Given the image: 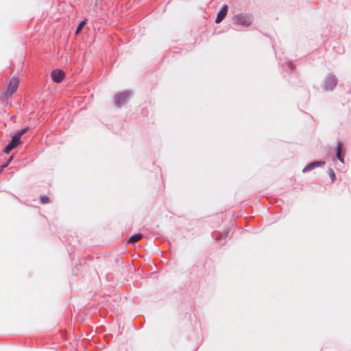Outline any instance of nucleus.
Returning <instances> with one entry per match:
<instances>
[{"label": "nucleus", "instance_id": "10", "mask_svg": "<svg viewBox=\"0 0 351 351\" xmlns=\"http://www.w3.org/2000/svg\"><path fill=\"white\" fill-rule=\"evenodd\" d=\"M10 143L11 145H12L14 146V147H16V146H18L19 145L21 144V138H19V135H16L15 134L12 138V141H11V142Z\"/></svg>", "mask_w": 351, "mask_h": 351}, {"label": "nucleus", "instance_id": "16", "mask_svg": "<svg viewBox=\"0 0 351 351\" xmlns=\"http://www.w3.org/2000/svg\"><path fill=\"white\" fill-rule=\"evenodd\" d=\"M8 165V162H6L5 164L1 165L0 167V173Z\"/></svg>", "mask_w": 351, "mask_h": 351}, {"label": "nucleus", "instance_id": "3", "mask_svg": "<svg viewBox=\"0 0 351 351\" xmlns=\"http://www.w3.org/2000/svg\"><path fill=\"white\" fill-rule=\"evenodd\" d=\"M65 74L62 70L56 69L51 72V77L55 82L60 83L64 78Z\"/></svg>", "mask_w": 351, "mask_h": 351}, {"label": "nucleus", "instance_id": "17", "mask_svg": "<svg viewBox=\"0 0 351 351\" xmlns=\"http://www.w3.org/2000/svg\"><path fill=\"white\" fill-rule=\"evenodd\" d=\"M12 156H11L10 158V159L8 160V161L7 162H8V164H9L10 162V161L12 160Z\"/></svg>", "mask_w": 351, "mask_h": 351}, {"label": "nucleus", "instance_id": "2", "mask_svg": "<svg viewBox=\"0 0 351 351\" xmlns=\"http://www.w3.org/2000/svg\"><path fill=\"white\" fill-rule=\"evenodd\" d=\"M233 21L237 25L247 27L252 23V19L249 16L245 14H238L233 17Z\"/></svg>", "mask_w": 351, "mask_h": 351}, {"label": "nucleus", "instance_id": "12", "mask_svg": "<svg viewBox=\"0 0 351 351\" xmlns=\"http://www.w3.org/2000/svg\"><path fill=\"white\" fill-rule=\"evenodd\" d=\"M40 202L43 204H48L50 202V199L48 196L47 195H42L40 196Z\"/></svg>", "mask_w": 351, "mask_h": 351}, {"label": "nucleus", "instance_id": "9", "mask_svg": "<svg viewBox=\"0 0 351 351\" xmlns=\"http://www.w3.org/2000/svg\"><path fill=\"white\" fill-rule=\"evenodd\" d=\"M143 237V234L141 233H137L136 234H134L133 236H132L129 240H128V243H136L137 241H138L140 239H141Z\"/></svg>", "mask_w": 351, "mask_h": 351}, {"label": "nucleus", "instance_id": "14", "mask_svg": "<svg viewBox=\"0 0 351 351\" xmlns=\"http://www.w3.org/2000/svg\"><path fill=\"white\" fill-rule=\"evenodd\" d=\"M14 146L12 145H11L10 143H9L5 148L4 149V152L5 154H9V152L12 149H14Z\"/></svg>", "mask_w": 351, "mask_h": 351}, {"label": "nucleus", "instance_id": "1", "mask_svg": "<svg viewBox=\"0 0 351 351\" xmlns=\"http://www.w3.org/2000/svg\"><path fill=\"white\" fill-rule=\"evenodd\" d=\"M19 85V79L17 77H13L10 79L5 90L1 93V96L4 99H10L12 95L17 90Z\"/></svg>", "mask_w": 351, "mask_h": 351}, {"label": "nucleus", "instance_id": "5", "mask_svg": "<svg viewBox=\"0 0 351 351\" xmlns=\"http://www.w3.org/2000/svg\"><path fill=\"white\" fill-rule=\"evenodd\" d=\"M129 96V94L126 92L120 93L117 94L115 96V102L117 105H121V104L124 103L128 97Z\"/></svg>", "mask_w": 351, "mask_h": 351}, {"label": "nucleus", "instance_id": "7", "mask_svg": "<svg viewBox=\"0 0 351 351\" xmlns=\"http://www.w3.org/2000/svg\"><path fill=\"white\" fill-rule=\"evenodd\" d=\"M326 90H332L336 85L335 78L332 76H329L327 77L326 81Z\"/></svg>", "mask_w": 351, "mask_h": 351}, {"label": "nucleus", "instance_id": "4", "mask_svg": "<svg viewBox=\"0 0 351 351\" xmlns=\"http://www.w3.org/2000/svg\"><path fill=\"white\" fill-rule=\"evenodd\" d=\"M324 164H325L324 161H315V162H313L308 164L306 167H305L303 169L302 172L303 173L308 172V171H311L312 169H315L316 167H322V166L324 165Z\"/></svg>", "mask_w": 351, "mask_h": 351}, {"label": "nucleus", "instance_id": "6", "mask_svg": "<svg viewBox=\"0 0 351 351\" xmlns=\"http://www.w3.org/2000/svg\"><path fill=\"white\" fill-rule=\"evenodd\" d=\"M228 13V6L224 5L221 11L218 13L217 16L216 18L215 22L217 23H220L226 16Z\"/></svg>", "mask_w": 351, "mask_h": 351}, {"label": "nucleus", "instance_id": "15", "mask_svg": "<svg viewBox=\"0 0 351 351\" xmlns=\"http://www.w3.org/2000/svg\"><path fill=\"white\" fill-rule=\"evenodd\" d=\"M26 131H27V128L23 129V130H20L16 135H19V138H21V136L26 132Z\"/></svg>", "mask_w": 351, "mask_h": 351}, {"label": "nucleus", "instance_id": "11", "mask_svg": "<svg viewBox=\"0 0 351 351\" xmlns=\"http://www.w3.org/2000/svg\"><path fill=\"white\" fill-rule=\"evenodd\" d=\"M86 24V20L82 21L80 23V24L78 25V27L75 31V34H78Z\"/></svg>", "mask_w": 351, "mask_h": 351}, {"label": "nucleus", "instance_id": "13", "mask_svg": "<svg viewBox=\"0 0 351 351\" xmlns=\"http://www.w3.org/2000/svg\"><path fill=\"white\" fill-rule=\"evenodd\" d=\"M328 175H329L330 178H331L332 182H334V180H335V173L332 169H330L328 170Z\"/></svg>", "mask_w": 351, "mask_h": 351}, {"label": "nucleus", "instance_id": "18", "mask_svg": "<svg viewBox=\"0 0 351 351\" xmlns=\"http://www.w3.org/2000/svg\"><path fill=\"white\" fill-rule=\"evenodd\" d=\"M228 230H226V231L225 232V235H224V237H226V236H227V234H228Z\"/></svg>", "mask_w": 351, "mask_h": 351}, {"label": "nucleus", "instance_id": "8", "mask_svg": "<svg viewBox=\"0 0 351 351\" xmlns=\"http://www.w3.org/2000/svg\"><path fill=\"white\" fill-rule=\"evenodd\" d=\"M342 147H343V144L341 143H338V145H337V151H336V156H337V158L342 162H343V156H341V149H342Z\"/></svg>", "mask_w": 351, "mask_h": 351}]
</instances>
